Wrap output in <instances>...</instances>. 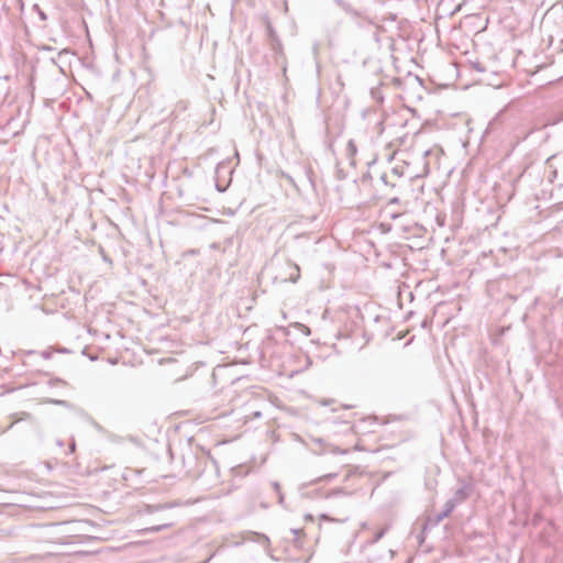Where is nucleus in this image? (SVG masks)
<instances>
[{
    "label": "nucleus",
    "mask_w": 563,
    "mask_h": 563,
    "mask_svg": "<svg viewBox=\"0 0 563 563\" xmlns=\"http://www.w3.org/2000/svg\"><path fill=\"white\" fill-rule=\"evenodd\" d=\"M295 328H297L298 330H300L302 333H305L306 335H309L310 334V329L302 324V323H295Z\"/></svg>",
    "instance_id": "obj_1"
},
{
    "label": "nucleus",
    "mask_w": 563,
    "mask_h": 563,
    "mask_svg": "<svg viewBox=\"0 0 563 563\" xmlns=\"http://www.w3.org/2000/svg\"><path fill=\"white\" fill-rule=\"evenodd\" d=\"M320 519L321 520H329V521H332L333 519L329 518L327 515H321L320 516Z\"/></svg>",
    "instance_id": "obj_2"
},
{
    "label": "nucleus",
    "mask_w": 563,
    "mask_h": 563,
    "mask_svg": "<svg viewBox=\"0 0 563 563\" xmlns=\"http://www.w3.org/2000/svg\"><path fill=\"white\" fill-rule=\"evenodd\" d=\"M380 228H382L383 232H388L389 231V227H385L384 224H380Z\"/></svg>",
    "instance_id": "obj_3"
},
{
    "label": "nucleus",
    "mask_w": 563,
    "mask_h": 563,
    "mask_svg": "<svg viewBox=\"0 0 563 563\" xmlns=\"http://www.w3.org/2000/svg\"><path fill=\"white\" fill-rule=\"evenodd\" d=\"M158 528L157 527H153V528H148L147 531H157Z\"/></svg>",
    "instance_id": "obj_4"
}]
</instances>
